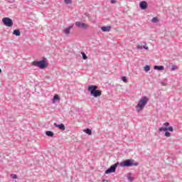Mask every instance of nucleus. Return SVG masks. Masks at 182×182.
Returning a JSON list of instances; mask_svg holds the SVG:
<instances>
[{
  "instance_id": "obj_1",
  "label": "nucleus",
  "mask_w": 182,
  "mask_h": 182,
  "mask_svg": "<svg viewBox=\"0 0 182 182\" xmlns=\"http://www.w3.org/2000/svg\"><path fill=\"white\" fill-rule=\"evenodd\" d=\"M164 127L159 128L158 132L159 133H161V132H165L166 137H170V136H171V133H170L169 132H174V129L173 128V127H169L170 123L168 122L164 123Z\"/></svg>"
},
{
  "instance_id": "obj_2",
  "label": "nucleus",
  "mask_w": 182,
  "mask_h": 182,
  "mask_svg": "<svg viewBox=\"0 0 182 182\" xmlns=\"http://www.w3.org/2000/svg\"><path fill=\"white\" fill-rule=\"evenodd\" d=\"M148 102H149V97L146 96L142 97L135 107L136 112H141V110H144L146 105H147Z\"/></svg>"
},
{
  "instance_id": "obj_3",
  "label": "nucleus",
  "mask_w": 182,
  "mask_h": 182,
  "mask_svg": "<svg viewBox=\"0 0 182 182\" xmlns=\"http://www.w3.org/2000/svg\"><path fill=\"white\" fill-rule=\"evenodd\" d=\"M87 90L90 92V96H93L94 97L102 96V91L97 90V85H89Z\"/></svg>"
},
{
  "instance_id": "obj_4",
  "label": "nucleus",
  "mask_w": 182,
  "mask_h": 182,
  "mask_svg": "<svg viewBox=\"0 0 182 182\" xmlns=\"http://www.w3.org/2000/svg\"><path fill=\"white\" fill-rule=\"evenodd\" d=\"M31 65L36 66V68H39V69H45L46 68H48V61H46V58H43L39 61H33Z\"/></svg>"
},
{
  "instance_id": "obj_5",
  "label": "nucleus",
  "mask_w": 182,
  "mask_h": 182,
  "mask_svg": "<svg viewBox=\"0 0 182 182\" xmlns=\"http://www.w3.org/2000/svg\"><path fill=\"white\" fill-rule=\"evenodd\" d=\"M120 167H132V166H139L138 162H135L134 159H126L122 161L119 164Z\"/></svg>"
},
{
  "instance_id": "obj_6",
  "label": "nucleus",
  "mask_w": 182,
  "mask_h": 182,
  "mask_svg": "<svg viewBox=\"0 0 182 182\" xmlns=\"http://www.w3.org/2000/svg\"><path fill=\"white\" fill-rule=\"evenodd\" d=\"M2 23L8 28H12V26H14V21L9 17L3 18Z\"/></svg>"
},
{
  "instance_id": "obj_7",
  "label": "nucleus",
  "mask_w": 182,
  "mask_h": 182,
  "mask_svg": "<svg viewBox=\"0 0 182 182\" xmlns=\"http://www.w3.org/2000/svg\"><path fill=\"white\" fill-rule=\"evenodd\" d=\"M119 165V162H117L114 164L112 165L108 169L105 171V174L116 173V168H117Z\"/></svg>"
},
{
  "instance_id": "obj_8",
  "label": "nucleus",
  "mask_w": 182,
  "mask_h": 182,
  "mask_svg": "<svg viewBox=\"0 0 182 182\" xmlns=\"http://www.w3.org/2000/svg\"><path fill=\"white\" fill-rule=\"evenodd\" d=\"M75 26H77V28H80V29H87L89 28L87 24L80 21L75 22Z\"/></svg>"
},
{
  "instance_id": "obj_9",
  "label": "nucleus",
  "mask_w": 182,
  "mask_h": 182,
  "mask_svg": "<svg viewBox=\"0 0 182 182\" xmlns=\"http://www.w3.org/2000/svg\"><path fill=\"white\" fill-rule=\"evenodd\" d=\"M54 126L61 130V132H65L66 130V127L64 124H58L56 122L54 123Z\"/></svg>"
},
{
  "instance_id": "obj_10",
  "label": "nucleus",
  "mask_w": 182,
  "mask_h": 182,
  "mask_svg": "<svg viewBox=\"0 0 182 182\" xmlns=\"http://www.w3.org/2000/svg\"><path fill=\"white\" fill-rule=\"evenodd\" d=\"M147 1H143L139 3V8L142 10L147 9Z\"/></svg>"
},
{
  "instance_id": "obj_11",
  "label": "nucleus",
  "mask_w": 182,
  "mask_h": 182,
  "mask_svg": "<svg viewBox=\"0 0 182 182\" xmlns=\"http://www.w3.org/2000/svg\"><path fill=\"white\" fill-rule=\"evenodd\" d=\"M73 28V24L70 26L69 27L65 28L63 30V33H65V35H69V33H70V29Z\"/></svg>"
},
{
  "instance_id": "obj_12",
  "label": "nucleus",
  "mask_w": 182,
  "mask_h": 182,
  "mask_svg": "<svg viewBox=\"0 0 182 182\" xmlns=\"http://www.w3.org/2000/svg\"><path fill=\"white\" fill-rule=\"evenodd\" d=\"M110 29H112V26H110L101 27V31L102 32H110Z\"/></svg>"
},
{
  "instance_id": "obj_13",
  "label": "nucleus",
  "mask_w": 182,
  "mask_h": 182,
  "mask_svg": "<svg viewBox=\"0 0 182 182\" xmlns=\"http://www.w3.org/2000/svg\"><path fill=\"white\" fill-rule=\"evenodd\" d=\"M154 70H164V66L163 65H154Z\"/></svg>"
},
{
  "instance_id": "obj_14",
  "label": "nucleus",
  "mask_w": 182,
  "mask_h": 182,
  "mask_svg": "<svg viewBox=\"0 0 182 182\" xmlns=\"http://www.w3.org/2000/svg\"><path fill=\"white\" fill-rule=\"evenodd\" d=\"M46 136H48V137H53V136H55V133L52 131H46Z\"/></svg>"
},
{
  "instance_id": "obj_15",
  "label": "nucleus",
  "mask_w": 182,
  "mask_h": 182,
  "mask_svg": "<svg viewBox=\"0 0 182 182\" xmlns=\"http://www.w3.org/2000/svg\"><path fill=\"white\" fill-rule=\"evenodd\" d=\"M13 35H14L15 36H21V31H19V29L14 30Z\"/></svg>"
},
{
  "instance_id": "obj_16",
  "label": "nucleus",
  "mask_w": 182,
  "mask_h": 182,
  "mask_svg": "<svg viewBox=\"0 0 182 182\" xmlns=\"http://www.w3.org/2000/svg\"><path fill=\"white\" fill-rule=\"evenodd\" d=\"M52 100H53V103H56L58 100H60V98L59 97L58 95H55Z\"/></svg>"
},
{
  "instance_id": "obj_17",
  "label": "nucleus",
  "mask_w": 182,
  "mask_h": 182,
  "mask_svg": "<svg viewBox=\"0 0 182 182\" xmlns=\"http://www.w3.org/2000/svg\"><path fill=\"white\" fill-rule=\"evenodd\" d=\"M83 132L86 133V134H88V136H92V129L87 128L84 129Z\"/></svg>"
},
{
  "instance_id": "obj_18",
  "label": "nucleus",
  "mask_w": 182,
  "mask_h": 182,
  "mask_svg": "<svg viewBox=\"0 0 182 182\" xmlns=\"http://www.w3.org/2000/svg\"><path fill=\"white\" fill-rule=\"evenodd\" d=\"M159 18L157 17H154L152 19H151V22H153V23H157V22H159Z\"/></svg>"
},
{
  "instance_id": "obj_19",
  "label": "nucleus",
  "mask_w": 182,
  "mask_h": 182,
  "mask_svg": "<svg viewBox=\"0 0 182 182\" xmlns=\"http://www.w3.org/2000/svg\"><path fill=\"white\" fill-rule=\"evenodd\" d=\"M81 54L82 56V59H84V60H86V59H87V55H86V53H85V52H82Z\"/></svg>"
},
{
  "instance_id": "obj_20",
  "label": "nucleus",
  "mask_w": 182,
  "mask_h": 182,
  "mask_svg": "<svg viewBox=\"0 0 182 182\" xmlns=\"http://www.w3.org/2000/svg\"><path fill=\"white\" fill-rule=\"evenodd\" d=\"M122 82H124V83H127V77H126V76H122Z\"/></svg>"
},
{
  "instance_id": "obj_21",
  "label": "nucleus",
  "mask_w": 182,
  "mask_h": 182,
  "mask_svg": "<svg viewBox=\"0 0 182 182\" xmlns=\"http://www.w3.org/2000/svg\"><path fill=\"white\" fill-rule=\"evenodd\" d=\"M144 70H145V72H149V70H150V65H145V67H144Z\"/></svg>"
},
{
  "instance_id": "obj_22",
  "label": "nucleus",
  "mask_w": 182,
  "mask_h": 182,
  "mask_svg": "<svg viewBox=\"0 0 182 182\" xmlns=\"http://www.w3.org/2000/svg\"><path fill=\"white\" fill-rule=\"evenodd\" d=\"M127 178H128V181H130V182H132L133 180H134V178L132 177V175H129Z\"/></svg>"
},
{
  "instance_id": "obj_23",
  "label": "nucleus",
  "mask_w": 182,
  "mask_h": 182,
  "mask_svg": "<svg viewBox=\"0 0 182 182\" xmlns=\"http://www.w3.org/2000/svg\"><path fill=\"white\" fill-rule=\"evenodd\" d=\"M64 2L66 4V5H70L72 4V0H64Z\"/></svg>"
},
{
  "instance_id": "obj_24",
  "label": "nucleus",
  "mask_w": 182,
  "mask_h": 182,
  "mask_svg": "<svg viewBox=\"0 0 182 182\" xmlns=\"http://www.w3.org/2000/svg\"><path fill=\"white\" fill-rule=\"evenodd\" d=\"M11 176L12 177V178H14V179L18 178V176H17L16 174L12 173V174L11 175Z\"/></svg>"
},
{
  "instance_id": "obj_25",
  "label": "nucleus",
  "mask_w": 182,
  "mask_h": 182,
  "mask_svg": "<svg viewBox=\"0 0 182 182\" xmlns=\"http://www.w3.org/2000/svg\"><path fill=\"white\" fill-rule=\"evenodd\" d=\"M161 85H162V86H167V81L161 82Z\"/></svg>"
},
{
  "instance_id": "obj_26",
  "label": "nucleus",
  "mask_w": 182,
  "mask_h": 182,
  "mask_svg": "<svg viewBox=\"0 0 182 182\" xmlns=\"http://www.w3.org/2000/svg\"><path fill=\"white\" fill-rule=\"evenodd\" d=\"M144 43L145 44V46H143L144 49H145L146 50H149V47L146 46V43Z\"/></svg>"
},
{
  "instance_id": "obj_27",
  "label": "nucleus",
  "mask_w": 182,
  "mask_h": 182,
  "mask_svg": "<svg viewBox=\"0 0 182 182\" xmlns=\"http://www.w3.org/2000/svg\"><path fill=\"white\" fill-rule=\"evenodd\" d=\"M136 49H140V50L143 49V46H140V45L137 46Z\"/></svg>"
},
{
  "instance_id": "obj_28",
  "label": "nucleus",
  "mask_w": 182,
  "mask_h": 182,
  "mask_svg": "<svg viewBox=\"0 0 182 182\" xmlns=\"http://www.w3.org/2000/svg\"><path fill=\"white\" fill-rule=\"evenodd\" d=\"M177 70V67L176 66H172L171 68V70Z\"/></svg>"
},
{
  "instance_id": "obj_29",
  "label": "nucleus",
  "mask_w": 182,
  "mask_h": 182,
  "mask_svg": "<svg viewBox=\"0 0 182 182\" xmlns=\"http://www.w3.org/2000/svg\"><path fill=\"white\" fill-rule=\"evenodd\" d=\"M111 4H116L117 1L116 0H110Z\"/></svg>"
},
{
  "instance_id": "obj_30",
  "label": "nucleus",
  "mask_w": 182,
  "mask_h": 182,
  "mask_svg": "<svg viewBox=\"0 0 182 182\" xmlns=\"http://www.w3.org/2000/svg\"><path fill=\"white\" fill-rule=\"evenodd\" d=\"M0 73H2V70L0 68Z\"/></svg>"
}]
</instances>
